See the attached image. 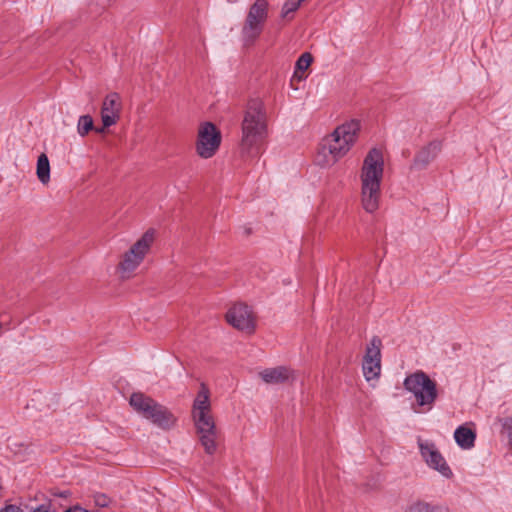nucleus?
I'll list each match as a JSON object with an SVG mask.
<instances>
[{
	"mask_svg": "<svg viewBox=\"0 0 512 512\" xmlns=\"http://www.w3.org/2000/svg\"><path fill=\"white\" fill-rule=\"evenodd\" d=\"M454 439L459 447L468 450L474 447L476 434L467 426H459L454 432Z\"/></svg>",
	"mask_w": 512,
	"mask_h": 512,
	"instance_id": "nucleus-17",
	"label": "nucleus"
},
{
	"mask_svg": "<svg viewBox=\"0 0 512 512\" xmlns=\"http://www.w3.org/2000/svg\"><path fill=\"white\" fill-rule=\"evenodd\" d=\"M225 319L233 328L245 334H252L256 329V316L253 310L243 303L230 307Z\"/></svg>",
	"mask_w": 512,
	"mask_h": 512,
	"instance_id": "nucleus-9",
	"label": "nucleus"
},
{
	"mask_svg": "<svg viewBox=\"0 0 512 512\" xmlns=\"http://www.w3.org/2000/svg\"><path fill=\"white\" fill-rule=\"evenodd\" d=\"M259 377L267 384H282L294 379V372L288 367L266 368L259 372Z\"/></svg>",
	"mask_w": 512,
	"mask_h": 512,
	"instance_id": "nucleus-15",
	"label": "nucleus"
},
{
	"mask_svg": "<svg viewBox=\"0 0 512 512\" xmlns=\"http://www.w3.org/2000/svg\"><path fill=\"white\" fill-rule=\"evenodd\" d=\"M30 512H49V509L45 505H39L33 508Z\"/></svg>",
	"mask_w": 512,
	"mask_h": 512,
	"instance_id": "nucleus-25",
	"label": "nucleus"
},
{
	"mask_svg": "<svg viewBox=\"0 0 512 512\" xmlns=\"http://www.w3.org/2000/svg\"><path fill=\"white\" fill-rule=\"evenodd\" d=\"M151 416L152 419L150 422L163 430H169L173 428L177 421V418L174 416V414L162 404L158 410L155 411V414Z\"/></svg>",
	"mask_w": 512,
	"mask_h": 512,
	"instance_id": "nucleus-16",
	"label": "nucleus"
},
{
	"mask_svg": "<svg viewBox=\"0 0 512 512\" xmlns=\"http://www.w3.org/2000/svg\"><path fill=\"white\" fill-rule=\"evenodd\" d=\"M304 0H286L281 9V17L291 19L293 13L300 7Z\"/></svg>",
	"mask_w": 512,
	"mask_h": 512,
	"instance_id": "nucleus-21",
	"label": "nucleus"
},
{
	"mask_svg": "<svg viewBox=\"0 0 512 512\" xmlns=\"http://www.w3.org/2000/svg\"><path fill=\"white\" fill-rule=\"evenodd\" d=\"M36 175L39 181L46 185L50 181V163L47 155L42 153L38 156L36 165Z\"/></svg>",
	"mask_w": 512,
	"mask_h": 512,
	"instance_id": "nucleus-18",
	"label": "nucleus"
},
{
	"mask_svg": "<svg viewBox=\"0 0 512 512\" xmlns=\"http://www.w3.org/2000/svg\"><path fill=\"white\" fill-rule=\"evenodd\" d=\"M65 512H88V511L81 507H73V508L66 510Z\"/></svg>",
	"mask_w": 512,
	"mask_h": 512,
	"instance_id": "nucleus-26",
	"label": "nucleus"
},
{
	"mask_svg": "<svg viewBox=\"0 0 512 512\" xmlns=\"http://www.w3.org/2000/svg\"><path fill=\"white\" fill-rule=\"evenodd\" d=\"M442 148L440 141H432L424 146L415 156L413 167L416 169L427 168L438 156Z\"/></svg>",
	"mask_w": 512,
	"mask_h": 512,
	"instance_id": "nucleus-14",
	"label": "nucleus"
},
{
	"mask_svg": "<svg viewBox=\"0 0 512 512\" xmlns=\"http://www.w3.org/2000/svg\"><path fill=\"white\" fill-rule=\"evenodd\" d=\"M418 447L422 459L429 468L438 471L442 476L449 478L452 471L436 445L428 440L418 439Z\"/></svg>",
	"mask_w": 512,
	"mask_h": 512,
	"instance_id": "nucleus-11",
	"label": "nucleus"
},
{
	"mask_svg": "<svg viewBox=\"0 0 512 512\" xmlns=\"http://www.w3.org/2000/svg\"><path fill=\"white\" fill-rule=\"evenodd\" d=\"M503 430L506 432L509 444L512 447V417H506L499 419Z\"/></svg>",
	"mask_w": 512,
	"mask_h": 512,
	"instance_id": "nucleus-22",
	"label": "nucleus"
},
{
	"mask_svg": "<svg viewBox=\"0 0 512 512\" xmlns=\"http://www.w3.org/2000/svg\"><path fill=\"white\" fill-rule=\"evenodd\" d=\"M268 137V117L264 103L249 101L241 123L240 152L244 156L258 155Z\"/></svg>",
	"mask_w": 512,
	"mask_h": 512,
	"instance_id": "nucleus-1",
	"label": "nucleus"
},
{
	"mask_svg": "<svg viewBox=\"0 0 512 512\" xmlns=\"http://www.w3.org/2000/svg\"><path fill=\"white\" fill-rule=\"evenodd\" d=\"M121 109V98L117 93H110L104 98L101 106V120L104 127H111L118 122Z\"/></svg>",
	"mask_w": 512,
	"mask_h": 512,
	"instance_id": "nucleus-12",
	"label": "nucleus"
},
{
	"mask_svg": "<svg viewBox=\"0 0 512 512\" xmlns=\"http://www.w3.org/2000/svg\"><path fill=\"white\" fill-rule=\"evenodd\" d=\"M0 512H25L20 506L16 504H7L0 509Z\"/></svg>",
	"mask_w": 512,
	"mask_h": 512,
	"instance_id": "nucleus-24",
	"label": "nucleus"
},
{
	"mask_svg": "<svg viewBox=\"0 0 512 512\" xmlns=\"http://www.w3.org/2000/svg\"><path fill=\"white\" fill-rule=\"evenodd\" d=\"M269 17L267 0H256L248 9L241 28V38L245 46L253 45L264 31Z\"/></svg>",
	"mask_w": 512,
	"mask_h": 512,
	"instance_id": "nucleus-7",
	"label": "nucleus"
},
{
	"mask_svg": "<svg viewBox=\"0 0 512 512\" xmlns=\"http://www.w3.org/2000/svg\"><path fill=\"white\" fill-rule=\"evenodd\" d=\"M157 235L156 229H147L119 255L115 273L121 281L130 280L137 275L138 269L152 254Z\"/></svg>",
	"mask_w": 512,
	"mask_h": 512,
	"instance_id": "nucleus-5",
	"label": "nucleus"
},
{
	"mask_svg": "<svg viewBox=\"0 0 512 512\" xmlns=\"http://www.w3.org/2000/svg\"><path fill=\"white\" fill-rule=\"evenodd\" d=\"M360 123L356 120L343 123L326 135L317 150L315 161L322 168L333 167L351 150L356 142Z\"/></svg>",
	"mask_w": 512,
	"mask_h": 512,
	"instance_id": "nucleus-2",
	"label": "nucleus"
},
{
	"mask_svg": "<svg viewBox=\"0 0 512 512\" xmlns=\"http://www.w3.org/2000/svg\"><path fill=\"white\" fill-rule=\"evenodd\" d=\"M93 129V119L90 115H82L79 117L77 123V132L81 137L86 136Z\"/></svg>",
	"mask_w": 512,
	"mask_h": 512,
	"instance_id": "nucleus-20",
	"label": "nucleus"
},
{
	"mask_svg": "<svg viewBox=\"0 0 512 512\" xmlns=\"http://www.w3.org/2000/svg\"><path fill=\"white\" fill-rule=\"evenodd\" d=\"M192 419L199 441L207 454H213L217 448L218 431L210 401V390L201 383L192 405Z\"/></svg>",
	"mask_w": 512,
	"mask_h": 512,
	"instance_id": "nucleus-4",
	"label": "nucleus"
},
{
	"mask_svg": "<svg viewBox=\"0 0 512 512\" xmlns=\"http://www.w3.org/2000/svg\"><path fill=\"white\" fill-rule=\"evenodd\" d=\"M411 512H432V506L427 502H417L410 507Z\"/></svg>",
	"mask_w": 512,
	"mask_h": 512,
	"instance_id": "nucleus-23",
	"label": "nucleus"
},
{
	"mask_svg": "<svg viewBox=\"0 0 512 512\" xmlns=\"http://www.w3.org/2000/svg\"><path fill=\"white\" fill-rule=\"evenodd\" d=\"M383 174L384 159L382 151L373 148L365 156L359 174L361 204L367 213H374L379 208Z\"/></svg>",
	"mask_w": 512,
	"mask_h": 512,
	"instance_id": "nucleus-3",
	"label": "nucleus"
},
{
	"mask_svg": "<svg viewBox=\"0 0 512 512\" xmlns=\"http://www.w3.org/2000/svg\"><path fill=\"white\" fill-rule=\"evenodd\" d=\"M222 141L220 130L209 121L198 125L195 141L196 154L202 159H210L218 152Z\"/></svg>",
	"mask_w": 512,
	"mask_h": 512,
	"instance_id": "nucleus-8",
	"label": "nucleus"
},
{
	"mask_svg": "<svg viewBox=\"0 0 512 512\" xmlns=\"http://www.w3.org/2000/svg\"><path fill=\"white\" fill-rule=\"evenodd\" d=\"M106 128H107V127H104V126H103V127H101V128H94L93 130H95V132H97V133H103V132H104V130H105Z\"/></svg>",
	"mask_w": 512,
	"mask_h": 512,
	"instance_id": "nucleus-27",
	"label": "nucleus"
},
{
	"mask_svg": "<svg viewBox=\"0 0 512 512\" xmlns=\"http://www.w3.org/2000/svg\"><path fill=\"white\" fill-rule=\"evenodd\" d=\"M381 347L382 341L374 336L366 347L362 369L367 381L377 380L381 373Z\"/></svg>",
	"mask_w": 512,
	"mask_h": 512,
	"instance_id": "nucleus-10",
	"label": "nucleus"
},
{
	"mask_svg": "<svg viewBox=\"0 0 512 512\" xmlns=\"http://www.w3.org/2000/svg\"><path fill=\"white\" fill-rule=\"evenodd\" d=\"M129 403L137 413L141 414L149 421L152 419L151 415H154L155 411L158 410L161 405L143 393H133Z\"/></svg>",
	"mask_w": 512,
	"mask_h": 512,
	"instance_id": "nucleus-13",
	"label": "nucleus"
},
{
	"mask_svg": "<svg viewBox=\"0 0 512 512\" xmlns=\"http://www.w3.org/2000/svg\"><path fill=\"white\" fill-rule=\"evenodd\" d=\"M404 388L413 396L415 411H430L438 397L437 384L423 371H417L408 375L404 382Z\"/></svg>",
	"mask_w": 512,
	"mask_h": 512,
	"instance_id": "nucleus-6",
	"label": "nucleus"
},
{
	"mask_svg": "<svg viewBox=\"0 0 512 512\" xmlns=\"http://www.w3.org/2000/svg\"><path fill=\"white\" fill-rule=\"evenodd\" d=\"M312 63V55L308 52L303 53L297 60L294 71V78L302 80L305 78L304 72L310 67Z\"/></svg>",
	"mask_w": 512,
	"mask_h": 512,
	"instance_id": "nucleus-19",
	"label": "nucleus"
}]
</instances>
